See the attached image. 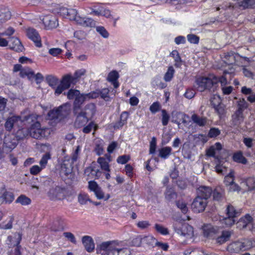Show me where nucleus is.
I'll use <instances>...</instances> for the list:
<instances>
[{
  "label": "nucleus",
  "instance_id": "nucleus-44",
  "mask_svg": "<svg viewBox=\"0 0 255 255\" xmlns=\"http://www.w3.org/2000/svg\"><path fill=\"white\" fill-rule=\"evenodd\" d=\"M20 76L22 78L27 77L28 78H30L34 76V72L28 67H25L21 70L19 73Z\"/></svg>",
  "mask_w": 255,
  "mask_h": 255
},
{
  "label": "nucleus",
  "instance_id": "nucleus-8",
  "mask_svg": "<svg viewBox=\"0 0 255 255\" xmlns=\"http://www.w3.org/2000/svg\"><path fill=\"white\" fill-rule=\"evenodd\" d=\"M248 242L244 240L243 241H236L230 244L228 247V251L231 253H238L241 251L247 250L249 248L247 245Z\"/></svg>",
  "mask_w": 255,
  "mask_h": 255
},
{
  "label": "nucleus",
  "instance_id": "nucleus-25",
  "mask_svg": "<svg viewBox=\"0 0 255 255\" xmlns=\"http://www.w3.org/2000/svg\"><path fill=\"white\" fill-rule=\"evenodd\" d=\"M65 105L60 106L56 109L50 110L48 113V117L49 119L53 120L55 119H58L61 116L64 115L63 111L64 108H66Z\"/></svg>",
  "mask_w": 255,
  "mask_h": 255
},
{
  "label": "nucleus",
  "instance_id": "nucleus-53",
  "mask_svg": "<svg viewBox=\"0 0 255 255\" xmlns=\"http://www.w3.org/2000/svg\"><path fill=\"white\" fill-rule=\"evenodd\" d=\"M161 117L162 125L164 126H167L170 119V116L164 109L161 110Z\"/></svg>",
  "mask_w": 255,
  "mask_h": 255
},
{
  "label": "nucleus",
  "instance_id": "nucleus-39",
  "mask_svg": "<svg viewBox=\"0 0 255 255\" xmlns=\"http://www.w3.org/2000/svg\"><path fill=\"white\" fill-rule=\"evenodd\" d=\"M172 148L169 146H166L159 150V156L163 159L167 158L171 154Z\"/></svg>",
  "mask_w": 255,
  "mask_h": 255
},
{
  "label": "nucleus",
  "instance_id": "nucleus-15",
  "mask_svg": "<svg viewBox=\"0 0 255 255\" xmlns=\"http://www.w3.org/2000/svg\"><path fill=\"white\" fill-rule=\"evenodd\" d=\"M221 100L218 96H214L211 100V103L217 113L221 116L225 114V109L223 105L220 104Z\"/></svg>",
  "mask_w": 255,
  "mask_h": 255
},
{
  "label": "nucleus",
  "instance_id": "nucleus-36",
  "mask_svg": "<svg viewBox=\"0 0 255 255\" xmlns=\"http://www.w3.org/2000/svg\"><path fill=\"white\" fill-rule=\"evenodd\" d=\"M2 203H10L14 200V195L12 192L4 190L0 197Z\"/></svg>",
  "mask_w": 255,
  "mask_h": 255
},
{
  "label": "nucleus",
  "instance_id": "nucleus-30",
  "mask_svg": "<svg viewBox=\"0 0 255 255\" xmlns=\"http://www.w3.org/2000/svg\"><path fill=\"white\" fill-rule=\"evenodd\" d=\"M249 103L244 98H240L236 102V109L235 111L244 113V111L249 107Z\"/></svg>",
  "mask_w": 255,
  "mask_h": 255
},
{
  "label": "nucleus",
  "instance_id": "nucleus-59",
  "mask_svg": "<svg viewBox=\"0 0 255 255\" xmlns=\"http://www.w3.org/2000/svg\"><path fill=\"white\" fill-rule=\"evenodd\" d=\"M233 182L234 173L232 171H230L228 175L225 177L224 183L226 186H229Z\"/></svg>",
  "mask_w": 255,
  "mask_h": 255
},
{
  "label": "nucleus",
  "instance_id": "nucleus-62",
  "mask_svg": "<svg viewBox=\"0 0 255 255\" xmlns=\"http://www.w3.org/2000/svg\"><path fill=\"white\" fill-rule=\"evenodd\" d=\"M177 207L181 210L182 213L186 214L188 211V208L185 203L182 201H178L176 202Z\"/></svg>",
  "mask_w": 255,
  "mask_h": 255
},
{
  "label": "nucleus",
  "instance_id": "nucleus-56",
  "mask_svg": "<svg viewBox=\"0 0 255 255\" xmlns=\"http://www.w3.org/2000/svg\"><path fill=\"white\" fill-rule=\"evenodd\" d=\"M93 128H94L95 130H96L97 129V126L95 125L94 122H91L87 126L84 127L82 131L85 133H89L91 131Z\"/></svg>",
  "mask_w": 255,
  "mask_h": 255
},
{
  "label": "nucleus",
  "instance_id": "nucleus-49",
  "mask_svg": "<svg viewBox=\"0 0 255 255\" xmlns=\"http://www.w3.org/2000/svg\"><path fill=\"white\" fill-rule=\"evenodd\" d=\"M98 163L100 165L101 168L102 170L109 172L110 171L109 164L108 162L104 157H99L97 160Z\"/></svg>",
  "mask_w": 255,
  "mask_h": 255
},
{
  "label": "nucleus",
  "instance_id": "nucleus-46",
  "mask_svg": "<svg viewBox=\"0 0 255 255\" xmlns=\"http://www.w3.org/2000/svg\"><path fill=\"white\" fill-rule=\"evenodd\" d=\"M227 215V216H230L234 218H235L240 215L241 212L237 211L234 207H233L231 205H229L227 206L226 209Z\"/></svg>",
  "mask_w": 255,
  "mask_h": 255
},
{
  "label": "nucleus",
  "instance_id": "nucleus-32",
  "mask_svg": "<svg viewBox=\"0 0 255 255\" xmlns=\"http://www.w3.org/2000/svg\"><path fill=\"white\" fill-rule=\"evenodd\" d=\"M243 9L252 8H255V0H242L236 5L235 6Z\"/></svg>",
  "mask_w": 255,
  "mask_h": 255
},
{
  "label": "nucleus",
  "instance_id": "nucleus-12",
  "mask_svg": "<svg viewBox=\"0 0 255 255\" xmlns=\"http://www.w3.org/2000/svg\"><path fill=\"white\" fill-rule=\"evenodd\" d=\"M42 22L47 29L56 28L58 25V19L55 16L47 15L43 18Z\"/></svg>",
  "mask_w": 255,
  "mask_h": 255
},
{
  "label": "nucleus",
  "instance_id": "nucleus-29",
  "mask_svg": "<svg viewBox=\"0 0 255 255\" xmlns=\"http://www.w3.org/2000/svg\"><path fill=\"white\" fill-rule=\"evenodd\" d=\"M231 71H228L227 70H225L224 72V75L220 77H216L214 75H212L213 81H217V84L218 82H220L221 86H225L227 84V78L226 77L227 74L231 75L234 73V70L232 68L230 69Z\"/></svg>",
  "mask_w": 255,
  "mask_h": 255
},
{
  "label": "nucleus",
  "instance_id": "nucleus-33",
  "mask_svg": "<svg viewBox=\"0 0 255 255\" xmlns=\"http://www.w3.org/2000/svg\"><path fill=\"white\" fill-rule=\"evenodd\" d=\"M119 77L118 73L116 71H113L108 74L107 80L112 83L115 88H117L119 86V82L117 81Z\"/></svg>",
  "mask_w": 255,
  "mask_h": 255
},
{
  "label": "nucleus",
  "instance_id": "nucleus-2",
  "mask_svg": "<svg viewBox=\"0 0 255 255\" xmlns=\"http://www.w3.org/2000/svg\"><path fill=\"white\" fill-rule=\"evenodd\" d=\"M63 94L66 96L68 100H75L82 105H83L86 101L96 99L100 96L99 90L88 93H81L79 90L72 88L69 89L67 92H64Z\"/></svg>",
  "mask_w": 255,
  "mask_h": 255
},
{
  "label": "nucleus",
  "instance_id": "nucleus-60",
  "mask_svg": "<svg viewBox=\"0 0 255 255\" xmlns=\"http://www.w3.org/2000/svg\"><path fill=\"white\" fill-rule=\"evenodd\" d=\"M246 185L250 190L255 189V178L249 177L246 179Z\"/></svg>",
  "mask_w": 255,
  "mask_h": 255
},
{
  "label": "nucleus",
  "instance_id": "nucleus-18",
  "mask_svg": "<svg viewBox=\"0 0 255 255\" xmlns=\"http://www.w3.org/2000/svg\"><path fill=\"white\" fill-rule=\"evenodd\" d=\"M9 46L11 49L18 52H22L24 49V47L20 40L15 37L10 38V44Z\"/></svg>",
  "mask_w": 255,
  "mask_h": 255
},
{
  "label": "nucleus",
  "instance_id": "nucleus-63",
  "mask_svg": "<svg viewBox=\"0 0 255 255\" xmlns=\"http://www.w3.org/2000/svg\"><path fill=\"white\" fill-rule=\"evenodd\" d=\"M51 154L49 152H47L43 155L39 162V164L42 167H45L47 163L48 159H50Z\"/></svg>",
  "mask_w": 255,
  "mask_h": 255
},
{
  "label": "nucleus",
  "instance_id": "nucleus-6",
  "mask_svg": "<svg viewBox=\"0 0 255 255\" xmlns=\"http://www.w3.org/2000/svg\"><path fill=\"white\" fill-rule=\"evenodd\" d=\"M71 84H76L71 74L64 75L60 81V84L56 88L55 94L59 95L65 90L68 89L71 87Z\"/></svg>",
  "mask_w": 255,
  "mask_h": 255
},
{
  "label": "nucleus",
  "instance_id": "nucleus-50",
  "mask_svg": "<svg viewBox=\"0 0 255 255\" xmlns=\"http://www.w3.org/2000/svg\"><path fill=\"white\" fill-rule=\"evenodd\" d=\"M7 99L1 96H0V114H2L4 115L6 112L7 108H6V104Z\"/></svg>",
  "mask_w": 255,
  "mask_h": 255
},
{
  "label": "nucleus",
  "instance_id": "nucleus-47",
  "mask_svg": "<svg viewBox=\"0 0 255 255\" xmlns=\"http://www.w3.org/2000/svg\"><path fill=\"white\" fill-rule=\"evenodd\" d=\"M15 202L16 203H19L21 205L25 206L29 205L31 203V200L25 195H21L17 198Z\"/></svg>",
  "mask_w": 255,
  "mask_h": 255
},
{
  "label": "nucleus",
  "instance_id": "nucleus-3",
  "mask_svg": "<svg viewBox=\"0 0 255 255\" xmlns=\"http://www.w3.org/2000/svg\"><path fill=\"white\" fill-rule=\"evenodd\" d=\"M118 246L119 243L116 241L104 242L97 246V253L103 252L106 255H119L122 249L119 248Z\"/></svg>",
  "mask_w": 255,
  "mask_h": 255
},
{
  "label": "nucleus",
  "instance_id": "nucleus-27",
  "mask_svg": "<svg viewBox=\"0 0 255 255\" xmlns=\"http://www.w3.org/2000/svg\"><path fill=\"white\" fill-rule=\"evenodd\" d=\"M128 117V113L127 112H123L120 116V120L116 122L113 126L115 129L121 128L125 125L127 123V120Z\"/></svg>",
  "mask_w": 255,
  "mask_h": 255
},
{
  "label": "nucleus",
  "instance_id": "nucleus-14",
  "mask_svg": "<svg viewBox=\"0 0 255 255\" xmlns=\"http://www.w3.org/2000/svg\"><path fill=\"white\" fill-rule=\"evenodd\" d=\"M88 189L94 193L97 199H102L104 198V192L101 188L95 181H90L88 182Z\"/></svg>",
  "mask_w": 255,
  "mask_h": 255
},
{
  "label": "nucleus",
  "instance_id": "nucleus-48",
  "mask_svg": "<svg viewBox=\"0 0 255 255\" xmlns=\"http://www.w3.org/2000/svg\"><path fill=\"white\" fill-rule=\"evenodd\" d=\"M78 201L81 205L86 204L88 201L92 202L88 194L84 193H80L78 195Z\"/></svg>",
  "mask_w": 255,
  "mask_h": 255
},
{
  "label": "nucleus",
  "instance_id": "nucleus-23",
  "mask_svg": "<svg viewBox=\"0 0 255 255\" xmlns=\"http://www.w3.org/2000/svg\"><path fill=\"white\" fill-rule=\"evenodd\" d=\"M171 115L172 118L171 122L173 123L179 125L180 121H182L183 123L186 122L185 120V115L182 112L173 111L172 112Z\"/></svg>",
  "mask_w": 255,
  "mask_h": 255
},
{
  "label": "nucleus",
  "instance_id": "nucleus-4",
  "mask_svg": "<svg viewBox=\"0 0 255 255\" xmlns=\"http://www.w3.org/2000/svg\"><path fill=\"white\" fill-rule=\"evenodd\" d=\"M173 229L178 234L185 237L191 238L193 236V227L182 221H176L173 225Z\"/></svg>",
  "mask_w": 255,
  "mask_h": 255
},
{
  "label": "nucleus",
  "instance_id": "nucleus-22",
  "mask_svg": "<svg viewBox=\"0 0 255 255\" xmlns=\"http://www.w3.org/2000/svg\"><path fill=\"white\" fill-rule=\"evenodd\" d=\"M233 231L228 230L222 231L221 234L219 235L216 238V243L220 245H222L228 241L230 240L231 235L233 234Z\"/></svg>",
  "mask_w": 255,
  "mask_h": 255
},
{
  "label": "nucleus",
  "instance_id": "nucleus-16",
  "mask_svg": "<svg viewBox=\"0 0 255 255\" xmlns=\"http://www.w3.org/2000/svg\"><path fill=\"white\" fill-rule=\"evenodd\" d=\"M20 120V117L15 116L7 118L4 124V128L6 130L9 132L11 131Z\"/></svg>",
  "mask_w": 255,
  "mask_h": 255
},
{
  "label": "nucleus",
  "instance_id": "nucleus-13",
  "mask_svg": "<svg viewBox=\"0 0 255 255\" xmlns=\"http://www.w3.org/2000/svg\"><path fill=\"white\" fill-rule=\"evenodd\" d=\"M26 35L33 41L35 45L38 47L42 46L41 37L37 31L33 28H28L26 29Z\"/></svg>",
  "mask_w": 255,
  "mask_h": 255
},
{
  "label": "nucleus",
  "instance_id": "nucleus-34",
  "mask_svg": "<svg viewBox=\"0 0 255 255\" xmlns=\"http://www.w3.org/2000/svg\"><path fill=\"white\" fill-rule=\"evenodd\" d=\"M3 145L5 148L11 150L16 146L17 143L15 139H12L10 136H8L4 138Z\"/></svg>",
  "mask_w": 255,
  "mask_h": 255
},
{
  "label": "nucleus",
  "instance_id": "nucleus-24",
  "mask_svg": "<svg viewBox=\"0 0 255 255\" xmlns=\"http://www.w3.org/2000/svg\"><path fill=\"white\" fill-rule=\"evenodd\" d=\"M77 23L85 27H94L96 25L93 19L80 16L77 18Z\"/></svg>",
  "mask_w": 255,
  "mask_h": 255
},
{
  "label": "nucleus",
  "instance_id": "nucleus-10",
  "mask_svg": "<svg viewBox=\"0 0 255 255\" xmlns=\"http://www.w3.org/2000/svg\"><path fill=\"white\" fill-rule=\"evenodd\" d=\"M207 200L203 198L196 197L194 200L191 207L194 212L199 213L203 211L207 206Z\"/></svg>",
  "mask_w": 255,
  "mask_h": 255
},
{
  "label": "nucleus",
  "instance_id": "nucleus-11",
  "mask_svg": "<svg viewBox=\"0 0 255 255\" xmlns=\"http://www.w3.org/2000/svg\"><path fill=\"white\" fill-rule=\"evenodd\" d=\"M245 119L244 113L235 111L232 115L231 125L233 128H238L242 124Z\"/></svg>",
  "mask_w": 255,
  "mask_h": 255
},
{
  "label": "nucleus",
  "instance_id": "nucleus-26",
  "mask_svg": "<svg viewBox=\"0 0 255 255\" xmlns=\"http://www.w3.org/2000/svg\"><path fill=\"white\" fill-rule=\"evenodd\" d=\"M11 17L9 9L3 6H0V23H4Z\"/></svg>",
  "mask_w": 255,
  "mask_h": 255
},
{
  "label": "nucleus",
  "instance_id": "nucleus-1",
  "mask_svg": "<svg viewBox=\"0 0 255 255\" xmlns=\"http://www.w3.org/2000/svg\"><path fill=\"white\" fill-rule=\"evenodd\" d=\"M83 105L74 100L73 113L75 117L74 126L80 128L85 126L91 120L96 113V106L93 103H89L84 107Z\"/></svg>",
  "mask_w": 255,
  "mask_h": 255
},
{
  "label": "nucleus",
  "instance_id": "nucleus-52",
  "mask_svg": "<svg viewBox=\"0 0 255 255\" xmlns=\"http://www.w3.org/2000/svg\"><path fill=\"white\" fill-rule=\"evenodd\" d=\"M174 69L172 66H169L167 69V72L165 73L164 76V80L166 82L170 81L174 74Z\"/></svg>",
  "mask_w": 255,
  "mask_h": 255
},
{
  "label": "nucleus",
  "instance_id": "nucleus-37",
  "mask_svg": "<svg viewBox=\"0 0 255 255\" xmlns=\"http://www.w3.org/2000/svg\"><path fill=\"white\" fill-rule=\"evenodd\" d=\"M62 220L60 218H58L54 221L51 227V230L54 232L62 231L64 229L63 226L62 224Z\"/></svg>",
  "mask_w": 255,
  "mask_h": 255
},
{
  "label": "nucleus",
  "instance_id": "nucleus-28",
  "mask_svg": "<svg viewBox=\"0 0 255 255\" xmlns=\"http://www.w3.org/2000/svg\"><path fill=\"white\" fill-rule=\"evenodd\" d=\"M218 233V227H214L212 226H205L203 228V234L205 237L207 238H214V236Z\"/></svg>",
  "mask_w": 255,
  "mask_h": 255
},
{
  "label": "nucleus",
  "instance_id": "nucleus-57",
  "mask_svg": "<svg viewBox=\"0 0 255 255\" xmlns=\"http://www.w3.org/2000/svg\"><path fill=\"white\" fill-rule=\"evenodd\" d=\"M86 73V70L85 69H80L78 71H76L73 77V79L74 80L75 83H76L79 79L81 78V77L84 75Z\"/></svg>",
  "mask_w": 255,
  "mask_h": 255
},
{
  "label": "nucleus",
  "instance_id": "nucleus-7",
  "mask_svg": "<svg viewBox=\"0 0 255 255\" xmlns=\"http://www.w3.org/2000/svg\"><path fill=\"white\" fill-rule=\"evenodd\" d=\"M47 129L46 128H42L39 122H36L30 127V136L35 139H41L45 136Z\"/></svg>",
  "mask_w": 255,
  "mask_h": 255
},
{
  "label": "nucleus",
  "instance_id": "nucleus-45",
  "mask_svg": "<svg viewBox=\"0 0 255 255\" xmlns=\"http://www.w3.org/2000/svg\"><path fill=\"white\" fill-rule=\"evenodd\" d=\"M176 196L177 194L173 188L169 187L166 188L165 192V197L167 200L170 201L176 198Z\"/></svg>",
  "mask_w": 255,
  "mask_h": 255
},
{
  "label": "nucleus",
  "instance_id": "nucleus-40",
  "mask_svg": "<svg viewBox=\"0 0 255 255\" xmlns=\"http://www.w3.org/2000/svg\"><path fill=\"white\" fill-rule=\"evenodd\" d=\"M16 136L19 139H23L30 136V128H23L18 129L16 132Z\"/></svg>",
  "mask_w": 255,
  "mask_h": 255
},
{
  "label": "nucleus",
  "instance_id": "nucleus-51",
  "mask_svg": "<svg viewBox=\"0 0 255 255\" xmlns=\"http://www.w3.org/2000/svg\"><path fill=\"white\" fill-rule=\"evenodd\" d=\"M185 255H204L202 250L198 248L189 249L185 251Z\"/></svg>",
  "mask_w": 255,
  "mask_h": 255
},
{
  "label": "nucleus",
  "instance_id": "nucleus-17",
  "mask_svg": "<svg viewBox=\"0 0 255 255\" xmlns=\"http://www.w3.org/2000/svg\"><path fill=\"white\" fill-rule=\"evenodd\" d=\"M82 243L85 250L89 253H91L95 249V243L92 238L89 236H85L82 239Z\"/></svg>",
  "mask_w": 255,
  "mask_h": 255
},
{
  "label": "nucleus",
  "instance_id": "nucleus-20",
  "mask_svg": "<svg viewBox=\"0 0 255 255\" xmlns=\"http://www.w3.org/2000/svg\"><path fill=\"white\" fill-rule=\"evenodd\" d=\"M253 221V218L249 214H247L241 218L237 222V227L240 230L246 228L248 225L252 222Z\"/></svg>",
  "mask_w": 255,
  "mask_h": 255
},
{
  "label": "nucleus",
  "instance_id": "nucleus-5",
  "mask_svg": "<svg viewBox=\"0 0 255 255\" xmlns=\"http://www.w3.org/2000/svg\"><path fill=\"white\" fill-rule=\"evenodd\" d=\"M197 89L200 92L206 89L210 90L212 87L217 84V81H213L212 75L209 77H200L196 80Z\"/></svg>",
  "mask_w": 255,
  "mask_h": 255
},
{
  "label": "nucleus",
  "instance_id": "nucleus-38",
  "mask_svg": "<svg viewBox=\"0 0 255 255\" xmlns=\"http://www.w3.org/2000/svg\"><path fill=\"white\" fill-rule=\"evenodd\" d=\"M63 11L64 14H67V15L69 17V18L70 20H74L76 22L77 18L78 16H80L79 15H77V11L75 9L63 8Z\"/></svg>",
  "mask_w": 255,
  "mask_h": 255
},
{
  "label": "nucleus",
  "instance_id": "nucleus-43",
  "mask_svg": "<svg viewBox=\"0 0 255 255\" xmlns=\"http://www.w3.org/2000/svg\"><path fill=\"white\" fill-rule=\"evenodd\" d=\"M233 158L234 161L246 164L247 163V159L243 156L242 153L240 151L234 154Z\"/></svg>",
  "mask_w": 255,
  "mask_h": 255
},
{
  "label": "nucleus",
  "instance_id": "nucleus-64",
  "mask_svg": "<svg viewBox=\"0 0 255 255\" xmlns=\"http://www.w3.org/2000/svg\"><path fill=\"white\" fill-rule=\"evenodd\" d=\"M220 133L221 131L218 128H213L210 129L208 135L209 137L213 138L217 137Z\"/></svg>",
  "mask_w": 255,
  "mask_h": 255
},
{
  "label": "nucleus",
  "instance_id": "nucleus-54",
  "mask_svg": "<svg viewBox=\"0 0 255 255\" xmlns=\"http://www.w3.org/2000/svg\"><path fill=\"white\" fill-rule=\"evenodd\" d=\"M100 96L105 101H109L110 100L109 96V90L107 88H104L102 90H99Z\"/></svg>",
  "mask_w": 255,
  "mask_h": 255
},
{
  "label": "nucleus",
  "instance_id": "nucleus-61",
  "mask_svg": "<svg viewBox=\"0 0 255 255\" xmlns=\"http://www.w3.org/2000/svg\"><path fill=\"white\" fill-rule=\"evenodd\" d=\"M161 108V105L158 102H154L149 107V110L152 114L158 112Z\"/></svg>",
  "mask_w": 255,
  "mask_h": 255
},
{
  "label": "nucleus",
  "instance_id": "nucleus-58",
  "mask_svg": "<svg viewBox=\"0 0 255 255\" xmlns=\"http://www.w3.org/2000/svg\"><path fill=\"white\" fill-rule=\"evenodd\" d=\"M235 218L228 216L224 218L222 220V223L225 224L227 227H230L233 225L235 223Z\"/></svg>",
  "mask_w": 255,
  "mask_h": 255
},
{
  "label": "nucleus",
  "instance_id": "nucleus-35",
  "mask_svg": "<svg viewBox=\"0 0 255 255\" xmlns=\"http://www.w3.org/2000/svg\"><path fill=\"white\" fill-rule=\"evenodd\" d=\"M46 80L49 86L56 90V88L59 85L58 78L52 75H47L46 77Z\"/></svg>",
  "mask_w": 255,
  "mask_h": 255
},
{
  "label": "nucleus",
  "instance_id": "nucleus-19",
  "mask_svg": "<svg viewBox=\"0 0 255 255\" xmlns=\"http://www.w3.org/2000/svg\"><path fill=\"white\" fill-rule=\"evenodd\" d=\"M22 235L18 233H15L13 236H9L7 237V244L11 247L19 246L21 241Z\"/></svg>",
  "mask_w": 255,
  "mask_h": 255
},
{
  "label": "nucleus",
  "instance_id": "nucleus-41",
  "mask_svg": "<svg viewBox=\"0 0 255 255\" xmlns=\"http://www.w3.org/2000/svg\"><path fill=\"white\" fill-rule=\"evenodd\" d=\"M170 56L173 57L174 59L175 64L176 67H180L182 65V60L179 55L178 52L177 50H173L170 54Z\"/></svg>",
  "mask_w": 255,
  "mask_h": 255
},
{
  "label": "nucleus",
  "instance_id": "nucleus-31",
  "mask_svg": "<svg viewBox=\"0 0 255 255\" xmlns=\"http://www.w3.org/2000/svg\"><path fill=\"white\" fill-rule=\"evenodd\" d=\"M193 122L199 127H204L207 124L208 119L205 117H200L196 114H193L191 116Z\"/></svg>",
  "mask_w": 255,
  "mask_h": 255
},
{
  "label": "nucleus",
  "instance_id": "nucleus-55",
  "mask_svg": "<svg viewBox=\"0 0 255 255\" xmlns=\"http://www.w3.org/2000/svg\"><path fill=\"white\" fill-rule=\"evenodd\" d=\"M155 229L157 232L163 235H166L169 234L168 229L159 224H156L155 225Z\"/></svg>",
  "mask_w": 255,
  "mask_h": 255
},
{
  "label": "nucleus",
  "instance_id": "nucleus-42",
  "mask_svg": "<svg viewBox=\"0 0 255 255\" xmlns=\"http://www.w3.org/2000/svg\"><path fill=\"white\" fill-rule=\"evenodd\" d=\"M213 198L217 201L222 200L225 195V192L220 187L216 188L213 192Z\"/></svg>",
  "mask_w": 255,
  "mask_h": 255
},
{
  "label": "nucleus",
  "instance_id": "nucleus-9",
  "mask_svg": "<svg viewBox=\"0 0 255 255\" xmlns=\"http://www.w3.org/2000/svg\"><path fill=\"white\" fill-rule=\"evenodd\" d=\"M47 194L51 200H60L64 196V189L59 186H56L51 188Z\"/></svg>",
  "mask_w": 255,
  "mask_h": 255
},
{
  "label": "nucleus",
  "instance_id": "nucleus-21",
  "mask_svg": "<svg viewBox=\"0 0 255 255\" xmlns=\"http://www.w3.org/2000/svg\"><path fill=\"white\" fill-rule=\"evenodd\" d=\"M212 190L209 187L200 186L197 190V197L203 198L206 200L210 197Z\"/></svg>",
  "mask_w": 255,
  "mask_h": 255
}]
</instances>
